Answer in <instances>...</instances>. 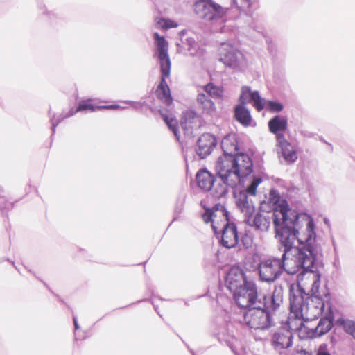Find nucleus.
Instances as JSON below:
<instances>
[{
	"label": "nucleus",
	"mask_w": 355,
	"mask_h": 355,
	"mask_svg": "<svg viewBox=\"0 0 355 355\" xmlns=\"http://www.w3.org/2000/svg\"><path fill=\"white\" fill-rule=\"evenodd\" d=\"M217 175H222L231 187L245 186L259 176L252 175V162L246 153H238L233 156H220L215 165Z\"/></svg>",
	"instance_id": "3"
},
{
	"label": "nucleus",
	"mask_w": 355,
	"mask_h": 355,
	"mask_svg": "<svg viewBox=\"0 0 355 355\" xmlns=\"http://www.w3.org/2000/svg\"><path fill=\"white\" fill-rule=\"evenodd\" d=\"M291 293L290 295V315L288 325L293 331L300 334L306 332V336L313 338L327 333L332 327L329 295L322 298L317 292Z\"/></svg>",
	"instance_id": "2"
},
{
	"label": "nucleus",
	"mask_w": 355,
	"mask_h": 355,
	"mask_svg": "<svg viewBox=\"0 0 355 355\" xmlns=\"http://www.w3.org/2000/svg\"><path fill=\"white\" fill-rule=\"evenodd\" d=\"M316 355H331L327 349L326 346H320L317 352Z\"/></svg>",
	"instance_id": "34"
},
{
	"label": "nucleus",
	"mask_w": 355,
	"mask_h": 355,
	"mask_svg": "<svg viewBox=\"0 0 355 355\" xmlns=\"http://www.w3.org/2000/svg\"><path fill=\"white\" fill-rule=\"evenodd\" d=\"M235 117L245 126L249 125L252 121L250 111L243 105H239L235 107Z\"/></svg>",
	"instance_id": "25"
},
{
	"label": "nucleus",
	"mask_w": 355,
	"mask_h": 355,
	"mask_svg": "<svg viewBox=\"0 0 355 355\" xmlns=\"http://www.w3.org/2000/svg\"><path fill=\"white\" fill-rule=\"evenodd\" d=\"M189 48L188 52L191 56L198 58L199 64L202 67L205 60V50L199 48L198 44L193 39L187 40Z\"/></svg>",
	"instance_id": "27"
},
{
	"label": "nucleus",
	"mask_w": 355,
	"mask_h": 355,
	"mask_svg": "<svg viewBox=\"0 0 355 355\" xmlns=\"http://www.w3.org/2000/svg\"><path fill=\"white\" fill-rule=\"evenodd\" d=\"M240 105H244L246 103H252L258 110H262L264 107V99L261 98L258 91H252L250 87L243 86L240 95Z\"/></svg>",
	"instance_id": "14"
},
{
	"label": "nucleus",
	"mask_w": 355,
	"mask_h": 355,
	"mask_svg": "<svg viewBox=\"0 0 355 355\" xmlns=\"http://www.w3.org/2000/svg\"><path fill=\"white\" fill-rule=\"evenodd\" d=\"M73 320L75 331H76L79 329V327H80L78 324L77 317L73 315Z\"/></svg>",
	"instance_id": "35"
},
{
	"label": "nucleus",
	"mask_w": 355,
	"mask_h": 355,
	"mask_svg": "<svg viewBox=\"0 0 355 355\" xmlns=\"http://www.w3.org/2000/svg\"><path fill=\"white\" fill-rule=\"evenodd\" d=\"M261 182L262 178H255L250 182V184L241 186L243 188V190L234 192L236 206L243 214L245 220L255 213V207L250 197L255 196L257 188Z\"/></svg>",
	"instance_id": "9"
},
{
	"label": "nucleus",
	"mask_w": 355,
	"mask_h": 355,
	"mask_svg": "<svg viewBox=\"0 0 355 355\" xmlns=\"http://www.w3.org/2000/svg\"><path fill=\"white\" fill-rule=\"evenodd\" d=\"M1 191V189L0 188V191Z\"/></svg>",
	"instance_id": "38"
},
{
	"label": "nucleus",
	"mask_w": 355,
	"mask_h": 355,
	"mask_svg": "<svg viewBox=\"0 0 355 355\" xmlns=\"http://www.w3.org/2000/svg\"><path fill=\"white\" fill-rule=\"evenodd\" d=\"M230 5L232 9L249 15L255 6V1L254 0H231Z\"/></svg>",
	"instance_id": "23"
},
{
	"label": "nucleus",
	"mask_w": 355,
	"mask_h": 355,
	"mask_svg": "<svg viewBox=\"0 0 355 355\" xmlns=\"http://www.w3.org/2000/svg\"><path fill=\"white\" fill-rule=\"evenodd\" d=\"M277 143L279 157L286 164L294 163L297 159V146L288 141L283 134H277Z\"/></svg>",
	"instance_id": "13"
},
{
	"label": "nucleus",
	"mask_w": 355,
	"mask_h": 355,
	"mask_svg": "<svg viewBox=\"0 0 355 355\" xmlns=\"http://www.w3.org/2000/svg\"><path fill=\"white\" fill-rule=\"evenodd\" d=\"M286 355H311L310 353L304 349L302 347L297 345L293 349L291 347V351H289Z\"/></svg>",
	"instance_id": "33"
},
{
	"label": "nucleus",
	"mask_w": 355,
	"mask_h": 355,
	"mask_svg": "<svg viewBox=\"0 0 355 355\" xmlns=\"http://www.w3.org/2000/svg\"><path fill=\"white\" fill-rule=\"evenodd\" d=\"M216 144L217 140L214 135L209 133L203 134L198 140L196 153L201 159H203L211 153Z\"/></svg>",
	"instance_id": "15"
},
{
	"label": "nucleus",
	"mask_w": 355,
	"mask_h": 355,
	"mask_svg": "<svg viewBox=\"0 0 355 355\" xmlns=\"http://www.w3.org/2000/svg\"><path fill=\"white\" fill-rule=\"evenodd\" d=\"M245 222L261 232L268 230L270 224V217L268 213H257L255 216H250Z\"/></svg>",
	"instance_id": "17"
},
{
	"label": "nucleus",
	"mask_w": 355,
	"mask_h": 355,
	"mask_svg": "<svg viewBox=\"0 0 355 355\" xmlns=\"http://www.w3.org/2000/svg\"><path fill=\"white\" fill-rule=\"evenodd\" d=\"M181 126L187 134L191 135L193 130L199 126L198 116L193 111H187L184 114Z\"/></svg>",
	"instance_id": "19"
},
{
	"label": "nucleus",
	"mask_w": 355,
	"mask_h": 355,
	"mask_svg": "<svg viewBox=\"0 0 355 355\" xmlns=\"http://www.w3.org/2000/svg\"><path fill=\"white\" fill-rule=\"evenodd\" d=\"M227 10L228 8H223L213 0H198L195 3L196 13L216 33H228L236 29L234 21L225 18Z\"/></svg>",
	"instance_id": "5"
},
{
	"label": "nucleus",
	"mask_w": 355,
	"mask_h": 355,
	"mask_svg": "<svg viewBox=\"0 0 355 355\" xmlns=\"http://www.w3.org/2000/svg\"><path fill=\"white\" fill-rule=\"evenodd\" d=\"M221 148L223 151L222 156H233L237 151V143L234 134H228L221 141Z\"/></svg>",
	"instance_id": "20"
},
{
	"label": "nucleus",
	"mask_w": 355,
	"mask_h": 355,
	"mask_svg": "<svg viewBox=\"0 0 355 355\" xmlns=\"http://www.w3.org/2000/svg\"><path fill=\"white\" fill-rule=\"evenodd\" d=\"M214 180V176L207 169H201L196 174L197 184L205 191L211 189Z\"/></svg>",
	"instance_id": "21"
},
{
	"label": "nucleus",
	"mask_w": 355,
	"mask_h": 355,
	"mask_svg": "<svg viewBox=\"0 0 355 355\" xmlns=\"http://www.w3.org/2000/svg\"><path fill=\"white\" fill-rule=\"evenodd\" d=\"M202 218L205 223H211V227L216 234L220 227L218 219L223 218L221 243L227 248L236 246L239 241L237 229L234 223L227 222V213L224 206L216 204L212 209H206Z\"/></svg>",
	"instance_id": "6"
},
{
	"label": "nucleus",
	"mask_w": 355,
	"mask_h": 355,
	"mask_svg": "<svg viewBox=\"0 0 355 355\" xmlns=\"http://www.w3.org/2000/svg\"><path fill=\"white\" fill-rule=\"evenodd\" d=\"M282 303V288L275 287L272 295L266 300V306H256L244 312L243 322L250 329H268L272 325L271 312L277 311Z\"/></svg>",
	"instance_id": "4"
},
{
	"label": "nucleus",
	"mask_w": 355,
	"mask_h": 355,
	"mask_svg": "<svg viewBox=\"0 0 355 355\" xmlns=\"http://www.w3.org/2000/svg\"><path fill=\"white\" fill-rule=\"evenodd\" d=\"M127 107L125 106H121L117 104H113L107 106H95L92 103V100H85L82 101L79 103L78 107L76 109H71L67 114L61 115L59 116L58 119H55V116L51 118V121L52 123V132L53 133H55V127L58 125L59 123L62 120H63L65 118L69 117L71 116H73L74 114H76L78 112H82V111H90L94 112L96 109H109V110H117V109H125Z\"/></svg>",
	"instance_id": "12"
},
{
	"label": "nucleus",
	"mask_w": 355,
	"mask_h": 355,
	"mask_svg": "<svg viewBox=\"0 0 355 355\" xmlns=\"http://www.w3.org/2000/svg\"><path fill=\"white\" fill-rule=\"evenodd\" d=\"M218 175V179H215L211 189L207 190L210 194L216 198L223 197L227 193V187H230L227 180L222 175Z\"/></svg>",
	"instance_id": "18"
},
{
	"label": "nucleus",
	"mask_w": 355,
	"mask_h": 355,
	"mask_svg": "<svg viewBox=\"0 0 355 355\" xmlns=\"http://www.w3.org/2000/svg\"><path fill=\"white\" fill-rule=\"evenodd\" d=\"M155 24L157 28L168 29L171 28H176L178 24L176 21L166 18H156Z\"/></svg>",
	"instance_id": "29"
},
{
	"label": "nucleus",
	"mask_w": 355,
	"mask_h": 355,
	"mask_svg": "<svg viewBox=\"0 0 355 355\" xmlns=\"http://www.w3.org/2000/svg\"><path fill=\"white\" fill-rule=\"evenodd\" d=\"M225 283L231 291L243 287L246 283L243 271L238 268H232L227 274Z\"/></svg>",
	"instance_id": "16"
},
{
	"label": "nucleus",
	"mask_w": 355,
	"mask_h": 355,
	"mask_svg": "<svg viewBox=\"0 0 355 355\" xmlns=\"http://www.w3.org/2000/svg\"><path fill=\"white\" fill-rule=\"evenodd\" d=\"M236 304L243 309H250L256 306H266V300L268 297L257 300V289L252 282H246L243 287L233 291Z\"/></svg>",
	"instance_id": "10"
},
{
	"label": "nucleus",
	"mask_w": 355,
	"mask_h": 355,
	"mask_svg": "<svg viewBox=\"0 0 355 355\" xmlns=\"http://www.w3.org/2000/svg\"><path fill=\"white\" fill-rule=\"evenodd\" d=\"M218 61L234 72H244L249 67L247 55L231 43L221 44L218 49Z\"/></svg>",
	"instance_id": "8"
},
{
	"label": "nucleus",
	"mask_w": 355,
	"mask_h": 355,
	"mask_svg": "<svg viewBox=\"0 0 355 355\" xmlns=\"http://www.w3.org/2000/svg\"><path fill=\"white\" fill-rule=\"evenodd\" d=\"M271 345L280 355H286L293 345V336L291 331L285 327L277 329L271 336Z\"/></svg>",
	"instance_id": "11"
},
{
	"label": "nucleus",
	"mask_w": 355,
	"mask_h": 355,
	"mask_svg": "<svg viewBox=\"0 0 355 355\" xmlns=\"http://www.w3.org/2000/svg\"><path fill=\"white\" fill-rule=\"evenodd\" d=\"M273 213L275 237L284 247L282 257H270L259 261L258 270L262 282L271 283L285 270L297 275L300 293L318 291L321 275L316 268L322 265V253L316 241L313 218L290 208L277 189H271L268 198Z\"/></svg>",
	"instance_id": "1"
},
{
	"label": "nucleus",
	"mask_w": 355,
	"mask_h": 355,
	"mask_svg": "<svg viewBox=\"0 0 355 355\" xmlns=\"http://www.w3.org/2000/svg\"><path fill=\"white\" fill-rule=\"evenodd\" d=\"M264 104H265L264 107H266L270 112H279L284 108L283 105L277 101H269L267 102L264 101Z\"/></svg>",
	"instance_id": "32"
},
{
	"label": "nucleus",
	"mask_w": 355,
	"mask_h": 355,
	"mask_svg": "<svg viewBox=\"0 0 355 355\" xmlns=\"http://www.w3.org/2000/svg\"><path fill=\"white\" fill-rule=\"evenodd\" d=\"M205 91L211 97L218 98L223 94V89L212 83H209L204 87Z\"/></svg>",
	"instance_id": "31"
},
{
	"label": "nucleus",
	"mask_w": 355,
	"mask_h": 355,
	"mask_svg": "<svg viewBox=\"0 0 355 355\" xmlns=\"http://www.w3.org/2000/svg\"><path fill=\"white\" fill-rule=\"evenodd\" d=\"M125 103L129 104V105H130L131 106H133V107H136V105L138 104L137 103L132 102V101H128V102H125Z\"/></svg>",
	"instance_id": "36"
},
{
	"label": "nucleus",
	"mask_w": 355,
	"mask_h": 355,
	"mask_svg": "<svg viewBox=\"0 0 355 355\" xmlns=\"http://www.w3.org/2000/svg\"><path fill=\"white\" fill-rule=\"evenodd\" d=\"M153 37L155 44L154 56L157 57L159 60L162 73L161 82L157 88L156 94L166 105H170L173 103V98L166 81V78L170 76L171 66L168 53V44L164 37L160 36L157 33H155Z\"/></svg>",
	"instance_id": "7"
},
{
	"label": "nucleus",
	"mask_w": 355,
	"mask_h": 355,
	"mask_svg": "<svg viewBox=\"0 0 355 355\" xmlns=\"http://www.w3.org/2000/svg\"><path fill=\"white\" fill-rule=\"evenodd\" d=\"M197 102L204 113L213 115L216 112L214 103L205 94H199L197 97Z\"/></svg>",
	"instance_id": "24"
},
{
	"label": "nucleus",
	"mask_w": 355,
	"mask_h": 355,
	"mask_svg": "<svg viewBox=\"0 0 355 355\" xmlns=\"http://www.w3.org/2000/svg\"><path fill=\"white\" fill-rule=\"evenodd\" d=\"M218 340L220 342H225L235 354H237L238 349L241 347L240 341L234 335L231 334L229 331L223 330L220 331L218 333Z\"/></svg>",
	"instance_id": "22"
},
{
	"label": "nucleus",
	"mask_w": 355,
	"mask_h": 355,
	"mask_svg": "<svg viewBox=\"0 0 355 355\" xmlns=\"http://www.w3.org/2000/svg\"><path fill=\"white\" fill-rule=\"evenodd\" d=\"M268 126L270 132L277 135L279 131L284 130L286 128V119L284 116L277 115L269 121Z\"/></svg>",
	"instance_id": "26"
},
{
	"label": "nucleus",
	"mask_w": 355,
	"mask_h": 355,
	"mask_svg": "<svg viewBox=\"0 0 355 355\" xmlns=\"http://www.w3.org/2000/svg\"><path fill=\"white\" fill-rule=\"evenodd\" d=\"M339 324L345 331L353 336L355 339V322L348 319H340L338 320Z\"/></svg>",
	"instance_id": "30"
},
{
	"label": "nucleus",
	"mask_w": 355,
	"mask_h": 355,
	"mask_svg": "<svg viewBox=\"0 0 355 355\" xmlns=\"http://www.w3.org/2000/svg\"><path fill=\"white\" fill-rule=\"evenodd\" d=\"M161 114H162L163 120L166 123L168 128L173 131L176 139L178 140H179L180 136L178 132V121H177V120L171 115H166L163 113H161Z\"/></svg>",
	"instance_id": "28"
},
{
	"label": "nucleus",
	"mask_w": 355,
	"mask_h": 355,
	"mask_svg": "<svg viewBox=\"0 0 355 355\" xmlns=\"http://www.w3.org/2000/svg\"><path fill=\"white\" fill-rule=\"evenodd\" d=\"M76 339H81L80 338H78L77 333H75Z\"/></svg>",
	"instance_id": "37"
}]
</instances>
